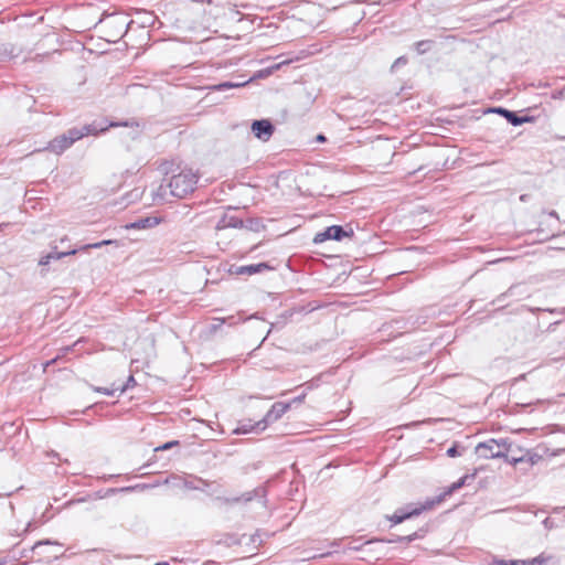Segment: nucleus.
I'll return each mask as SVG.
<instances>
[{"mask_svg": "<svg viewBox=\"0 0 565 565\" xmlns=\"http://www.w3.org/2000/svg\"><path fill=\"white\" fill-rule=\"evenodd\" d=\"M459 489H460V487H459L458 482L456 481L452 484H450L449 487H447L445 489V491L443 493H440L439 495H437L433 499H427L424 503L406 504L405 507L397 509L387 519L393 524H399L408 519L419 515L424 511H428V510L433 509L436 504L441 503L446 497L452 494L455 491H457Z\"/></svg>", "mask_w": 565, "mask_h": 565, "instance_id": "obj_1", "label": "nucleus"}, {"mask_svg": "<svg viewBox=\"0 0 565 565\" xmlns=\"http://www.w3.org/2000/svg\"><path fill=\"white\" fill-rule=\"evenodd\" d=\"M459 489H460V487H459L458 482L456 481L452 484H450L449 487H447L445 489V491L443 493H440L439 495H437L433 499H427L424 503L406 504L405 507L397 509L387 519L393 524H399L408 519L419 515L424 511H428V510L433 509L436 504L441 503L446 497L452 494L455 491H457Z\"/></svg>", "mask_w": 565, "mask_h": 565, "instance_id": "obj_2", "label": "nucleus"}, {"mask_svg": "<svg viewBox=\"0 0 565 565\" xmlns=\"http://www.w3.org/2000/svg\"><path fill=\"white\" fill-rule=\"evenodd\" d=\"M198 181L199 177L194 172L183 170L172 175L167 184H161L158 188L157 195L166 199L167 191L169 190L171 196L178 199L185 198L195 190Z\"/></svg>", "mask_w": 565, "mask_h": 565, "instance_id": "obj_3", "label": "nucleus"}, {"mask_svg": "<svg viewBox=\"0 0 565 565\" xmlns=\"http://www.w3.org/2000/svg\"><path fill=\"white\" fill-rule=\"evenodd\" d=\"M105 130L106 128H98L95 124L84 125L81 128L74 127L68 129L66 132L55 137L45 148H43V150H50L56 154H61L71 148L75 141L82 139L83 137L97 135L99 131Z\"/></svg>", "mask_w": 565, "mask_h": 565, "instance_id": "obj_4", "label": "nucleus"}, {"mask_svg": "<svg viewBox=\"0 0 565 565\" xmlns=\"http://www.w3.org/2000/svg\"><path fill=\"white\" fill-rule=\"evenodd\" d=\"M509 452H514V449L513 443L508 438H491L476 446V454L483 459L502 458L509 463Z\"/></svg>", "mask_w": 565, "mask_h": 565, "instance_id": "obj_5", "label": "nucleus"}, {"mask_svg": "<svg viewBox=\"0 0 565 565\" xmlns=\"http://www.w3.org/2000/svg\"><path fill=\"white\" fill-rule=\"evenodd\" d=\"M109 244H117V242L116 241H111V239H104V241H100V242H97V243L86 244V245L81 246L79 248H73V249H70V250H66V252H57L56 247H54L53 250H51L49 254H46V255H44V256H42L40 258L39 265L46 266L52 260H57V259H61V258H63L65 256L75 255L79 250H86V249H89V248H100L102 246H106V245H109Z\"/></svg>", "mask_w": 565, "mask_h": 565, "instance_id": "obj_6", "label": "nucleus"}, {"mask_svg": "<svg viewBox=\"0 0 565 565\" xmlns=\"http://www.w3.org/2000/svg\"><path fill=\"white\" fill-rule=\"evenodd\" d=\"M109 244H117V242L116 241H111V239H104V241H100V242H97V243L86 244V245L81 246L79 248H73V249H70V250H66V252H57L56 247H54L53 250H51L49 254H46V255H44V256H42L40 258L39 265L46 266L52 260H57V259H61V258H63L65 256L75 255L79 250H86V249H89V248H100L102 246H106V245H109Z\"/></svg>", "mask_w": 565, "mask_h": 565, "instance_id": "obj_7", "label": "nucleus"}, {"mask_svg": "<svg viewBox=\"0 0 565 565\" xmlns=\"http://www.w3.org/2000/svg\"><path fill=\"white\" fill-rule=\"evenodd\" d=\"M353 235L354 232L351 227L347 230L341 225H331L324 231L317 233L312 242L315 244H320L329 239L341 242L343 238H351Z\"/></svg>", "mask_w": 565, "mask_h": 565, "instance_id": "obj_8", "label": "nucleus"}, {"mask_svg": "<svg viewBox=\"0 0 565 565\" xmlns=\"http://www.w3.org/2000/svg\"><path fill=\"white\" fill-rule=\"evenodd\" d=\"M266 494H267V491L264 487H257L254 490L244 492L237 497L227 498V497L216 495L214 500L220 502L221 504L230 505V504H236V503H241V502L247 503V502L253 501L254 499H265Z\"/></svg>", "mask_w": 565, "mask_h": 565, "instance_id": "obj_9", "label": "nucleus"}, {"mask_svg": "<svg viewBox=\"0 0 565 565\" xmlns=\"http://www.w3.org/2000/svg\"><path fill=\"white\" fill-rule=\"evenodd\" d=\"M291 403H274L266 415L260 420L256 422V426H258L260 430H265L269 424L280 419L288 412Z\"/></svg>", "mask_w": 565, "mask_h": 565, "instance_id": "obj_10", "label": "nucleus"}, {"mask_svg": "<svg viewBox=\"0 0 565 565\" xmlns=\"http://www.w3.org/2000/svg\"><path fill=\"white\" fill-rule=\"evenodd\" d=\"M250 129L257 139L265 142L271 138L275 126L268 119H258L252 122Z\"/></svg>", "mask_w": 565, "mask_h": 565, "instance_id": "obj_11", "label": "nucleus"}, {"mask_svg": "<svg viewBox=\"0 0 565 565\" xmlns=\"http://www.w3.org/2000/svg\"><path fill=\"white\" fill-rule=\"evenodd\" d=\"M274 267H271L268 263H258V264H249V265H242V266H235L231 268L230 273L234 275H256L260 274L267 270H271Z\"/></svg>", "mask_w": 565, "mask_h": 565, "instance_id": "obj_12", "label": "nucleus"}, {"mask_svg": "<svg viewBox=\"0 0 565 565\" xmlns=\"http://www.w3.org/2000/svg\"><path fill=\"white\" fill-rule=\"evenodd\" d=\"M518 450L521 452L520 457L509 458V463L512 466L526 463L529 467H533L534 465L542 460V456L532 450L522 448H518Z\"/></svg>", "mask_w": 565, "mask_h": 565, "instance_id": "obj_13", "label": "nucleus"}, {"mask_svg": "<svg viewBox=\"0 0 565 565\" xmlns=\"http://www.w3.org/2000/svg\"><path fill=\"white\" fill-rule=\"evenodd\" d=\"M161 223V218L158 216H142L137 218L136 221L127 224L125 227L127 230H146L152 228Z\"/></svg>", "mask_w": 565, "mask_h": 565, "instance_id": "obj_14", "label": "nucleus"}, {"mask_svg": "<svg viewBox=\"0 0 565 565\" xmlns=\"http://www.w3.org/2000/svg\"><path fill=\"white\" fill-rule=\"evenodd\" d=\"M244 225L243 220L230 214H224L223 217L218 221L216 228L223 230V228H242Z\"/></svg>", "mask_w": 565, "mask_h": 565, "instance_id": "obj_15", "label": "nucleus"}, {"mask_svg": "<svg viewBox=\"0 0 565 565\" xmlns=\"http://www.w3.org/2000/svg\"><path fill=\"white\" fill-rule=\"evenodd\" d=\"M491 111L495 113V114H499L502 117H504L507 119V121L509 124H511L512 126H514V127L519 126L520 116L515 111L509 110V109L503 108V107L492 108Z\"/></svg>", "mask_w": 565, "mask_h": 565, "instance_id": "obj_16", "label": "nucleus"}, {"mask_svg": "<svg viewBox=\"0 0 565 565\" xmlns=\"http://www.w3.org/2000/svg\"><path fill=\"white\" fill-rule=\"evenodd\" d=\"M44 545H61L60 542L57 541H52V540H42V541H39L36 543H34V545L29 550H23L20 552V557L23 558V557H29V554L30 553H35L38 554L39 556H41V554L39 553V550L44 546Z\"/></svg>", "mask_w": 565, "mask_h": 565, "instance_id": "obj_17", "label": "nucleus"}, {"mask_svg": "<svg viewBox=\"0 0 565 565\" xmlns=\"http://www.w3.org/2000/svg\"><path fill=\"white\" fill-rule=\"evenodd\" d=\"M250 81H252V78L246 79L244 82H222L220 84L211 86L210 88L212 90L222 92V90H226V89L243 87V86L247 85Z\"/></svg>", "mask_w": 565, "mask_h": 565, "instance_id": "obj_18", "label": "nucleus"}, {"mask_svg": "<svg viewBox=\"0 0 565 565\" xmlns=\"http://www.w3.org/2000/svg\"><path fill=\"white\" fill-rule=\"evenodd\" d=\"M424 536V533L423 532H414L409 535H405V536H399V535H395L393 536L392 539L387 540L386 542L387 543H411L417 539H422Z\"/></svg>", "mask_w": 565, "mask_h": 565, "instance_id": "obj_19", "label": "nucleus"}, {"mask_svg": "<svg viewBox=\"0 0 565 565\" xmlns=\"http://www.w3.org/2000/svg\"><path fill=\"white\" fill-rule=\"evenodd\" d=\"M252 431H262L256 423L252 424L250 422L242 423L237 428L234 429V434L236 435H245Z\"/></svg>", "mask_w": 565, "mask_h": 565, "instance_id": "obj_20", "label": "nucleus"}, {"mask_svg": "<svg viewBox=\"0 0 565 565\" xmlns=\"http://www.w3.org/2000/svg\"><path fill=\"white\" fill-rule=\"evenodd\" d=\"M374 542H384V541L383 540H371V541H366L364 543H359L358 540H354L349 543L348 550L359 552V551H362L364 546L372 544Z\"/></svg>", "mask_w": 565, "mask_h": 565, "instance_id": "obj_21", "label": "nucleus"}, {"mask_svg": "<svg viewBox=\"0 0 565 565\" xmlns=\"http://www.w3.org/2000/svg\"><path fill=\"white\" fill-rule=\"evenodd\" d=\"M433 42L430 40H422L415 43V49L418 54H425L431 47Z\"/></svg>", "mask_w": 565, "mask_h": 565, "instance_id": "obj_22", "label": "nucleus"}, {"mask_svg": "<svg viewBox=\"0 0 565 565\" xmlns=\"http://www.w3.org/2000/svg\"><path fill=\"white\" fill-rule=\"evenodd\" d=\"M518 289V285H512L507 291L499 295L494 300L493 305L501 303L507 297H511L515 295V290Z\"/></svg>", "mask_w": 565, "mask_h": 565, "instance_id": "obj_23", "label": "nucleus"}, {"mask_svg": "<svg viewBox=\"0 0 565 565\" xmlns=\"http://www.w3.org/2000/svg\"><path fill=\"white\" fill-rule=\"evenodd\" d=\"M521 565H544L547 562V558L543 555H539L531 559H519Z\"/></svg>", "mask_w": 565, "mask_h": 565, "instance_id": "obj_24", "label": "nucleus"}, {"mask_svg": "<svg viewBox=\"0 0 565 565\" xmlns=\"http://www.w3.org/2000/svg\"><path fill=\"white\" fill-rule=\"evenodd\" d=\"M198 481L201 484L199 487L203 488V491L206 492L207 494L211 495L216 492V488L211 489V487L214 484L213 482H209L206 480H203L202 478H199Z\"/></svg>", "mask_w": 565, "mask_h": 565, "instance_id": "obj_25", "label": "nucleus"}, {"mask_svg": "<svg viewBox=\"0 0 565 565\" xmlns=\"http://www.w3.org/2000/svg\"><path fill=\"white\" fill-rule=\"evenodd\" d=\"M542 523L546 530H553L561 526L557 519L551 516L545 518Z\"/></svg>", "mask_w": 565, "mask_h": 565, "instance_id": "obj_26", "label": "nucleus"}, {"mask_svg": "<svg viewBox=\"0 0 565 565\" xmlns=\"http://www.w3.org/2000/svg\"><path fill=\"white\" fill-rule=\"evenodd\" d=\"M489 565H521V563L519 559L505 561V559L494 558L489 563Z\"/></svg>", "mask_w": 565, "mask_h": 565, "instance_id": "obj_27", "label": "nucleus"}, {"mask_svg": "<svg viewBox=\"0 0 565 565\" xmlns=\"http://www.w3.org/2000/svg\"><path fill=\"white\" fill-rule=\"evenodd\" d=\"M149 488H151V486L146 484V483H142V484H136V486L124 487V488H120L118 491H121V492H131V491H136V490L149 489Z\"/></svg>", "mask_w": 565, "mask_h": 565, "instance_id": "obj_28", "label": "nucleus"}, {"mask_svg": "<svg viewBox=\"0 0 565 565\" xmlns=\"http://www.w3.org/2000/svg\"><path fill=\"white\" fill-rule=\"evenodd\" d=\"M92 388L97 392V393H102L104 395H107V396H113L114 393L116 391H118V388H108V387H102V386H92Z\"/></svg>", "mask_w": 565, "mask_h": 565, "instance_id": "obj_29", "label": "nucleus"}, {"mask_svg": "<svg viewBox=\"0 0 565 565\" xmlns=\"http://www.w3.org/2000/svg\"><path fill=\"white\" fill-rule=\"evenodd\" d=\"M135 385H136V380H135V377H134L132 375H130V376L127 379L126 383H125L120 388H118V390H119V391H120V393L122 394V393H125L128 388H131V387H134Z\"/></svg>", "mask_w": 565, "mask_h": 565, "instance_id": "obj_30", "label": "nucleus"}, {"mask_svg": "<svg viewBox=\"0 0 565 565\" xmlns=\"http://www.w3.org/2000/svg\"><path fill=\"white\" fill-rule=\"evenodd\" d=\"M552 99H565V87L561 89L553 90L551 93Z\"/></svg>", "mask_w": 565, "mask_h": 565, "instance_id": "obj_31", "label": "nucleus"}, {"mask_svg": "<svg viewBox=\"0 0 565 565\" xmlns=\"http://www.w3.org/2000/svg\"><path fill=\"white\" fill-rule=\"evenodd\" d=\"M447 455L451 458L460 456L461 451L459 450V447L457 445L451 446L447 449Z\"/></svg>", "mask_w": 565, "mask_h": 565, "instance_id": "obj_32", "label": "nucleus"}, {"mask_svg": "<svg viewBox=\"0 0 565 565\" xmlns=\"http://www.w3.org/2000/svg\"><path fill=\"white\" fill-rule=\"evenodd\" d=\"M407 58L405 56H401L395 60V62L392 65V70L397 68L399 66L406 65Z\"/></svg>", "mask_w": 565, "mask_h": 565, "instance_id": "obj_33", "label": "nucleus"}, {"mask_svg": "<svg viewBox=\"0 0 565 565\" xmlns=\"http://www.w3.org/2000/svg\"><path fill=\"white\" fill-rule=\"evenodd\" d=\"M179 441L178 440H172V441H168L166 444H163L162 446H159L156 448V450H167V449H170L171 447L178 445Z\"/></svg>", "mask_w": 565, "mask_h": 565, "instance_id": "obj_34", "label": "nucleus"}, {"mask_svg": "<svg viewBox=\"0 0 565 565\" xmlns=\"http://www.w3.org/2000/svg\"><path fill=\"white\" fill-rule=\"evenodd\" d=\"M213 321L214 322L212 323L211 328L213 331H215L217 328H220L225 322V319L224 318H215Z\"/></svg>", "mask_w": 565, "mask_h": 565, "instance_id": "obj_35", "label": "nucleus"}, {"mask_svg": "<svg viewBox=\"0 0 565 565\" xmlns=\"http://www.w3.org/2000/svg\"><path fill=\"white\" fill-rule=\"evenodd\" d=\"M533 120H534V117H532V116H520L519 126H521L525 122H532Z\"/></svg>", "mask_w": 565, "mask_h": 565, "instance_id": "obj_36", "label": "nucleus"}, {"mask_svg": "<svg viewBox=\"0 0 565 565\" xmlns=\"http://www.w3.org/2000/svg\"><path fill=\"white\" fill-rule=\"evenodd\" d=\"M318 381H319V379H312L311 381L307 382L306 383L307 388L308 390H312L313 387H317L318 386Z\"/></svg>", "mask_w": 565, "mask_h": 565, "instance_id": "obj_37", "label": "nucleus"}, {"mask_svg": "<svg viewBox=\"0 0 565 565\" xmlns=\"http://www.w3.org/2000/svg\"><path fill=\"white\" fill-rule=\"evenodd\" d=\"M551 313L565 315V308L546 309Z\"/></svg>", "mask_w": 565, "mask_h": 565, "instance_id": "obj_38", "label": "nucleus"}, {"mask_svg": "<svg viewBox=\"0 0 565 565\" xmlns=\"http://www.w3.org/2000/svg\"><path fill=\"white\" fill-rule=\"evenodd\" d=\"M466 480V484H469L476 477V472L462 476Z\"/></svg>", "mask_w": 565, "mask_h": 565, "instance_id": "obj_39", "label": "nucleus"}, {"mask_svg": "<svg viewBox=\"0 0 565 565\" xmlns=\"http://www.w3.org/2000/svg\"><path fill=\"white\" fill-rule=\"evenodd\" d=\"M466 480V484H469L476 477V472L462 476Z\"/></svg>", "mask_w": 565, "mask_h": 565, "instance_id": "obj_40", "label": "nucleus"}, {"mask_svg": "<svg viewBox=\"0 0 565 565\" xmlns=\"http://www.w3.org/2000/svg\"><path fill=\"white\" fill-rule=\"evenodd\" d=\"M519 446L513 444L514 452H509V457H520L521 452L518 450Z\"/></svg>", "mask_w": 565, "mask_h": 565, "instance_id": "obj_41", "label": "nucleus"}, {"mask_svg": "<svg viewBox=\"0 0 565 565\" xmlns=\"http://www.w3.org/2000/svg\"><path fill=\"white\" fill-rule=\"evenodd\" d=\"M305 397H306V394L303 393V394L295 397L291 403H301L305 399Z\"/></svg>", "mask_w": 565, "mask_h": 565, "instance_id": "obj_42", "label": "nucleus"}, {"mask_svg": "<svg viewBox=\"0 0 565 565\" xmlns=\"http://www.w3.org/2000/svg\"><path fill=\"white\" fill-rule=\"evenodd\" d=\"M185 487L193 490H204L203 488H200L199 486H194L192 483L186 482Z\"/></svg>", "mask_w": 565, "mask_h": 565, "instance_id": "obj_43", "label": "nucleus"}, {"mask_svg": "<svg viewBox=\"0 0 565 565\" xmlns=\"http://www.w3.org/2000/svg\"><path fill=\"white\" fill-rule=\"evenodd\" d=\"M557 522L561 523V526L565 525V513L557 519Z\"/></svg>", "mask_w": 565, "mask_h": 565, "instance_id": "obj_44", "label": "nucleus"}, {"mask_svg": "<svg viewBox=\"0 0 565 565\" xmlns=\"http://www.w3.org/2000/svg\"><path fill=\"white\" fill-rule=\"evenodd\" d=\"M326 140H327V138H326V136H324V135L319 134V135L317 136V141H319V142H324Z\"/></svg>", "mask_w": 565, "mask_h": 565, "instance_id": "obj_45", "label": "nucleus"}, {"mask_svg": "<svg viewBox=\"0 0 565 565\" xmlns=\"http://www.w3.org/2000/svg\"><path fill=\"white\" fill-rule=\"evenodd\" d=\"M458 484L460 488H462L463 486H466V480L463 477H461L459 480H457Z\"/></svg>", "mask_w": 565, "mask_h": 565, "instance_id": "obj_46", "label": "nucleus"}, {"mask_svg": "<svg viewBox=\"0 0 565 565\" xmlns=\"http://www.w3.org/2000/svg\"><path fill=\"white\" fill-rule=\"evenodd\" d=\"M562 510H563V508H558V507H556V508H554V509L552 510V513H554V514H561Z\"/></svg>", "mask_w": 565, "mask_h": 565, "instance_id": "obj_47", "label": "nucleus"}, {"mask_svg": "<svg viewBox=\"0 0 565 565\" xmlns=\"http://www.w3.org/2000/svg\"><path fill=\"white\" fill-rule=\"evenodd\" d=\"M55 361H56V359H52L51 361H47L45 363V366H49V365L53 364Z\"/></svg>", "mask_w": 565, "mask_h": 565, "instance_id": "obj_48", "label": "nucleus"}, {"mask_svg": "<svg viewBox=\"0 0 565 565\" xmlns=\"http://www.w3.org/2000/svg\"><path fill=\"white\" fill-rule=\"evenodd\" d=\"M154 565H169L168 562H159V563H156Z\"/></svg>", "mask_w": 565, "mask_h": 565, "instance_id": "obj_49", "label": "nucleus"}, {"mask_svg": "<svg viewBox=\"0 0 565 565\" xmlns=\"http://www.w3.org/2000/svg\"><path fill=\"white\" fill-rule=\"evenodd\" d=\"M550 215H551V216H554V217H557V213H556L555 211H552V212L550 213Z\"/></svg>", "mask_w": 565, "mask_h": 565, "instance_id": "obj_50", "label": "nucleus"}, {"mask_svg": "<svg viewBox=\"0 0 565 565\" xmlns=\"http://www.w3.org/2000/svg\"><path fill=\"white\" fill-rule=\"evenodd\" d=\"M328 555H330V552L320 554L319 557H324V556H328Z\"/></svg>", "mask_w": 565, "mask_h": 565, "instance_id": "obj_51", "label": "nucleus"}, {"mask_svg": "<svg viewBox=\"0 0 565 565\" xmlns=\"http://www.w3.org/2000/svg\"><path fill=\"white\" fill-rule=\"evenodd\" d=\"M558 323H559V321H555L554 323H552V324L550 326V329L552 328V326H554V324H558Z\"/></svg>", "mask_w": 565, "mask_h": 565, "instance_id": "obj_52", "label": "nucleus"}]
</instances>
